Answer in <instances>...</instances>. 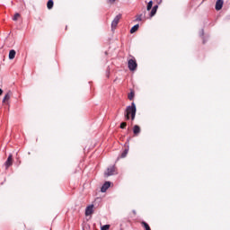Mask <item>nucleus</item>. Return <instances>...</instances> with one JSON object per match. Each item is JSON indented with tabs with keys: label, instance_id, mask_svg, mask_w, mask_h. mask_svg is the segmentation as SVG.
<instances>
[{
	"label": "nucleus",
	"instance_id": "obj_9",
	"mask_svg": "<svg viewBox=\"0 0 230 230\" xmlns=\"http://www.w3.org/2000/svg\"><path fill=\"white\" fill-rule=\"evenodd\" d=\"M158 8H159L158 4L154 5V7L152 8L151 13H150V17H154V15H155V13H157Z\"/></svg>",
	"mask_w": 230,
	"mask_h": 230
},
{
	"label": "nucleus",
	"instance_id": "obj_1",
	"mask_svg": "<svg viewBox=\"0 0 230 230\" xmlns=\"http://www.w3.org/2000/svg\"><path fill=\"white\" fill-rule=\"evenodd\" d=\"M136 112H137V109L136 108V103L132 102L131 105L127 106L126 111L124 112V116L127 120L130 119L134 121L136 119Z\"/></svg>",
	"mask_w": 230,
	"mask_h": 230
},
{
	"label": "nucleus",
	"instance_id": "obj_28",
	"mask_svg": "<svg viewBox=\"0 0 230 230\" xmlns=\"http://www.w3.org/2000/svg\"><path fill=\"white\" fill-rule=\"evenodd\" d=\"M133 213H135V214H136V210H133Z\"/></svg>",
	"mask_w": 230,
	"mask_h": 230
},
{
	"label": "nucleus",
	"instance_id": "obj_2",
	"mask_svg": "<svg viewBox=\"0 0 230 230\" xmlns=\"http://www.w3.org/2000/svg\"><path fill=\"white\" fill-rule=\"evenodd\" d=\"M128 67L129 71H136L137 69V61H136L135 58L128 60Z\"/></svg>",
	"mask_w": 230,
	"mask_h": 230
},
{
	"label": "nucleus",
	"instance_id": "obj_15",
	"mask_svg": "<svg viewBox=\"0 0 230 230\" xmlns=\"http://www.w3.org/2000/svg\"><path fill=\"white\" fill-rule=\"evenodd\" d=\"M11 95H10V92H8L7 93H5L4 99H3V103H4V102H8V100H10Z\"/></svg>",
	"mask_w": 230,
	"mask_h": 230
},
{
	"label": "nucleus",
	"instance_id": "obj_12",
	"mask_svg": "<svg viewBox=\"0 0 230 230\" xmlns=\"http://www.w3.org/2000/svg\"><path fill=\"white\" fill-rule=\"evenodd\" d=\"M139 30V24H136L134 25L131 29H130V33H136V31H137Z\"/></svg>",
	"mask_w": 230,
	"mask_h": 230
},
{
	"label": "nucleus",
	"instance_id": "obj_20",
	"mask_svg": "<svg viewBox=\"0 0 230 230\" xmlns=\"http://www.w3.org/2000/svg\"><path fill=\"white\" fill-rule=\"evenodd\" d=\"M143 14H138V15H137V18H136V21L137 22H141V21H143Z\"/></svg>",
	"mask_w": 230,
	"mask_h": 230
},
{
	"label": "nucleus",
	"instance_id": "obj_7",
	"mask_svg": "<svg viewBox=\"0 0 230 230\" xmlns=\"http://www.w3.org/2000/svg\"><path fill=\"white\" fill-rule=\"evenodd\" d=\"M223 6H224V0H217L216 10H217V11L222 10Z\"/></svg>",
	"mask_w": 230,
	"mask_h": 230
},
{
	"label": "nucleus",
	"instance_id": "obj_3",
	"mask_svg": "<svg viewBox=\"0 0 230 230\" xmlns=\"http://www.w3.org/2000/svg\"><path fill=\"white\" fill-rule=\"evenodd\" d=\"M114 172H116L114 166H111L107 168V172H104L105 177H111L114 175Z\"/></svg>",
	"mask_w": 230,
	"mask_h": 230
},
{
	"label": "nucleus",
	"instance_id": "obj_13",
	"mask_svg": "<svg viewBox=\"0 0 230 230\" xmlns=\"http://www.w3.org/2000/svg\"><path fill=\"white\" fill-rule=\"evenodd\" d=\"M128 150H129L128 146L124 149V151L122 152V154L120 155V157L122 159H124V157H127V155L128 154Z\"/></svg>",
	"mask_w": 230,
	"mask_h": 230
},
{
	"label": "nucleus",
	"instance_id": "obj_25",
	"mask_svg": "<svg viewBox=\"0 0 230 230\" xmlns=\"http://www.w3.org/2000/svg\"><path fill=\"white\" fill-rule=\"evenodd\" d=\"M161 3H163V0H158L157 1V4H161Z\"/></svg>",
	"mask_w": 230,
	"mask_h": 230
},
{
	"label": "nucleus",
	"instance_id": "obj_21",
	"mask_svg": "<svg viewBox=\"0 0 230 230\" xmlns=\"http://www.w3.org/2000/svg\"><path fill=\"white\" fill-rule=\"evenodd\" d=\"M111 227L110 225H104L101 227V230H109V228Z\"/></svg>",
	"mask_w": 230,
	"mask_h": 230
},
{
	"label": "nucleus",
	"instance_id": "obj_22",
	"mask_svg": "<svg viewBox=\"0 0 230 230\" xmlns=\"http://www.w3.org/2000/svg\"><path fill=\"white\" fill-rule=\"evenodd\" d=\"M120 128H122V129L127 128V122H121Z\"/></svg>",
	"mask_w": 230,
	"mask_h": 230
},
{
	"label": "nucleus",
	"instance_id": "obj_14",
	"mask_svg": "<svg viewBox=\"0 0 230 230\" xmlns=\"http://www.w3.org/2000/svg\"><path fill=\"white\" fill-rule=\"evenodd\" d=\"M152 6H154V1L150 0L146 5L147 12H150V10H152Z\"/></svg>",
	"mask_w": 230,
	"mask_h": 230
},
{
	"label": "nucleus",
	"instance_id": "obj_16",
	"mask_svg": "<svg viewBox=\"0 0 230 230\" xmlns=\"http://www.w3.org/2000/svg\"><path fill=\"white\" fill-rule=\"evenodd\" d=\"M53 0H49L48 3H47V7L49 10H51V8H53Z\"/></svg>",
	"mask_w": 230,
	"mask_h": 230
},
{
	"label": "nucleus",
	"instance_id": "obj_18",
	"mask_svg": "<svg viewBox=\"0 0 230 230\" xmlns=\"http://www.w3.org/2000/svg\"><path fill=\"white\" fill-rule=\"evenodd\" d=\"M21 17V14L19 13H16L14 16L13 17V21H18V19Z\"/></svg>",
	"mask_w": 230,
	"mask_h": 230
},
{
	"label": "nucleus",
	"instance_id": "obj_5",
	"mask_svg": "<svg viewBox=\"0 0 230 230\" xmlns=\"http://www.w3.org/2000/svg\"><path fill=\"white\" fill-rule=\"evenodd\" d=\"M12 155H9L7 160L5 161L4 163V166H5V170H8L9 166H12V164H13V161H12Z\"/></svg>",
	"mask_w": 230,
	"mask_h": 230
},
{
	"label": "nucleus",
	"instance_id": "obj_11",
	"mask_svg": "<svg viewBox=\"0 0 230 230\" xmlns=\"http://www.w3.org/2000/svg\"><path fill=\"white\" fill-rule=\"evenodd\" d=\"M16 52L15 50L12 49L9 51V60H13L15 58Z\"/></svg>",
	"mask_w": 230,
	"mask_h": 230
},
{
	"label": "nucleus",
	"instance_id": "obj_24",
	"mask_svg": "<svg viewBox=\"0 0 230 230\" xmlns=\"http://www.w3.org/2000/svg\"><path fill=\"white\" fill-rule=\"evenodd\" d=\"M109 3H116V0H108Z\"/></svg>",
	"mask_w": 230,
	"mask_h": 230
},
{
	"label": "nucleus",
	"instance_id": "obj_4",
	"mask_svg": "<svg viewBox=\"0 0 230 230\" xmlns=\"http://www.w3.org/2000/svg\"><path fill=\"white\" fill-rule=\"evenodd\" d=\"M119 19H121V14H118L117 16H115V18L111 22V28H116V26H118Z\"/></svg>",
	"mask_w": 230,
	"mask_h": 230
},
{
	"label": "nucleus",
	"instance_id": "obj_26",
	"mask_svg": "<svg viewBox=\"0 0 230 230\" xmlns=\"http://www.w3.org/2000/svg\"><path fill=\"white\" fill-rule=\"evenodd\" d=\"M3 94V89L0 88V96Z\"/></svg>",
	"mask_w": 230,
	"mask_h": 230
},
{
	"label": "nucleus",
	"instance_id": "obj_19",
	"mask_svg": "<svg viewBox=\"0 0 230 230\" xmlns=\"http://www.w3.org/2000/svg\"><path fill=\"white\" fill-rule=\"evenodd\" d=\"M134 96H135L134 92H130L128 98V100L132 101V100H134Z\"/></svg>",
	"mask_w": 230,
	"mask_h": 230
},
{
	"label": "nucleus",
	"instance_id": "obj_27",
	"mask_svg": "<svg viewBox=\"0 0 230 230\" xmlns=\"http://www.w3.org/2000/svg\"><path fill=\"white\" fill-rule=\"evenodd\" d=\"M203 44H206V40H203Z\"/></svg>",
	"mask_w": 230,
	"mask_h": 230
},
{
	"label": "nucleus",
	"instance_id": "obj_8",
	"mask_svg": "<svg viewBox=\"0 0 230 230\" xmlns=\"http://www.w3.org/2000/svg\"><path fill=\"white\" fill-rule=\"evenodd\" d=\"M93 208H94L93 205H89L85 209V215L86 217H89V215H93Z\"/></svg>",
	"mask_w": 230,
	"mask_h": 230
},
{
	"label": "nucleus",
	"instance_id": "obj_10",
	"mask_svg": "<svg viewBox=\"0 0 230 230\" xmlns=\"http://www.w3.org/2000/svg\"><path fill=\"white\" fill-rule=\"evenodd\" d=\"M139 132H141V128H139V126L135 125L133 127V133L135 136H137V134H139Z\"/></svg>",
	"mask_w": 230,
	"mask_h": 230
},
{
	"label": "nucleus",
	"instance_id": "obj_23",
	"mask_svg": "<svg viewBox=\"0 0 230 230\" xmlns=\"http://www.w3.org/2000/svg\"><path fill=\"white\" fill-rule=\"evenodd\" d=\"M199 37H204V30L203 29L199 31Z\"/></svg>",
	"mask_w": 230,
	"mask_h": 230
},
{
	"label": "nucleus",
	"instance_id": "obj_6",
	"mask_svg": "<svg viewBox=\"0 0 230 230\" xmlns=\"http://www.w3.org/2000/svg\"><path fill=\"white\" fill-rule=\"evenodd\" d=\"M109 188H111V181H105L101 188L102 193H105Z\"/></svg>",
	"mask_w": 230,
	"mask_h": 230
},
{
	"label": "nucleus",
	"instance_id": "obj_17",
	"mask_svg": "<svg viewBox=\"0 0 230 230\" xmlns=\"http://www.w3.org/2000/svg\"><path fill=\"white\" fill-rule=\"evenodd\" d=\"M142 226H144V227H145L146 230H152V229L150 228V226L148 225V223H146V222H145V221L142 222Z\"/></svg>",
	"mask_w": 230,
	"mask_h": 230
}]
</instances>
